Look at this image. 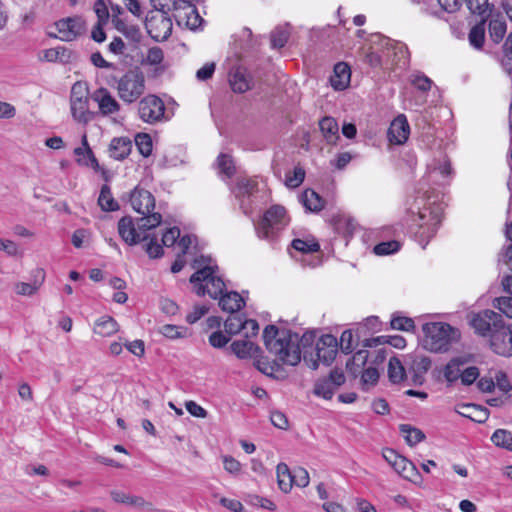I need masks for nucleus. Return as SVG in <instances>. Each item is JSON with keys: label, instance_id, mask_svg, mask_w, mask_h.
Here are the masks:
<instances>
[{"label": "nucleus", "instance_id": "f257e3e1", "mask_svg": "<svg viewBox=\"0 0 512 512\" xmlns=\"http://www.w3.org/2000/svg\"><path fill=\"white\" fill-rule=\"evenodd\" d=\"M263 340L266 349L275 357L271 361L266 358L257 360L256 367L263 374L278 378L279 374H284L283 365L296 366L300 363L301 352L297 333L268 325L263 331Z\"/></svg>", "mask_w": 512, "mask_h": 512}, {"label": "nucleus", "instance_id": "f03ea898", "mask_svg": "<svg viewBox=\"0 0 512 512\" xmlns=\"http://www.w3.org/2000/svg\"><path fill=\"white\" fill-rule=\"evenodd\" d=\"M192 268L196 271L191 275L189 281L198 296L208 294L213 299L219 298V306L223 311L229 313L237 312L245 305L244 299L239 293L235 291L224 293L226 285L218 275V266L212 264L210 257L201 255L196 258L192 263Z\"/></svg>", "mask_w": 512, "mask_h": 512}, {"label": "nucleus", "instance_id": "7ed1b4c3", "mask_svg": "<svg viewBox=\"0 0 512 512\" xmlns=\"http://www.w3.org/2000/svg\"><path fill=\"white\" fill-rule=\"evenodd\" d=\"M424 347L431 352H446L459 341L460 331L445 322H429L422 327Z\"/></svg>", "mask_w": 512, "mask_h": 512}, {"label": "nucleus", "instance_id": "20e7f679", "mask_svg": "<svg viewBox=\"0 0 512 512\" xmlns=\"http://www.w3.org/2000/svg\"><path fill=\"white\" fill-rule=\"evenodd\" d=\"M111 86L126 104L136 102L145 92V76L138 68L129 69L120 77H113Z\"/></svg>", "mask_w": 512, "mask_h": 512}, {"label": "nucleus", "instance_id": "39448f33", "mask_svg": "<svg viewBox=\"0 0 512 512\" xmlns=\"http://www.w3.org/2000/svg\"><path fill=\"white\" fill-rule=\"evenodd\" d=\"M289 221L286 209L281 205H273L255 225L256 234L262 240L273 242L288 226Z\"/></svg>", "mask_w": 512, "mask_h": 512}, {"label": "nucleus", "instance_id": "423d86ee", "mask_svg": "<svg viewBox=\"0 0 512 512\" xmlns=\"http://www.w3.org/2000/svg\"><path fill=\"white\" fill-rule=\"evenodd\" d=\"M132 208L143 215L138 220L139 229H153L160 225L162 216L160 213L152 212L155 208V198L151 192L143 188H135L130 195Z\"/></svg>", "mask_w": 512, "mask_h": 512}, {"label": "nucleus", "instance_id": "0eeeda50", "mask_svg": "<svg viewBox=\"0 0 512 512\" xmlns=\"http://www.w3.org/2000/svg\"><path fill=\"white\" fill-rule=\"evenodd\" d=\"M414 222L419 226L415 233L416 239L424 249L429 240L436 234L441 223V211L439 206H424L419 209Z\"/></svg>", "mask_w": 512, "mask_h": 512}, {"label": "nucleus", "instance_id": "6e6552de", "mask_svg": "<svg viewBox=\"0 0 512 512\" xmlns=\"http://www.w3.org/2000/svg\"><path fill=\"white\" fill-rule=\"evenodd\" d=\"M337 339L331 334L323 335L316 343L315 356L313 353L308 354V351L304 352L303 360L305 364L316 370L318 368V362L329 365L335 358L337 353Z\"/></svg>", "mask_w": 512, "mask_h": 512}, {"label": "nucleus", "instance_id": "1a4fd4ad", "mask_svg": "<svg viewBox=\"0 0 512 512\" xmlns=\"http://www.w3.org/2000/svg\"><path fill=\"white\" fill-rule=\"evenodd\" d=\"M165 111L163 100L154 94L146 95L137 104L138 116L147 124L155 125L167 120Z\"/></svg>", "mask_w": 512, "mask_h": 512}, {"label": "nucleus", "instance_id": "9d476101", "mask_svg": "<svg viewBox=\"0 0 512 512\" xmlns=\"http://www.w3.org/2000/svg\"><path fill=\"white\" fill-rule=\"evenodd\" d=\"M145 28L155 41H164L172 33L173 24L167 13L161 10L150 11L146 16Z\"/></svg>", "mask_w": 512, "mask_h": 512}, {"label": "nucleus", "instance_id": "9b49d317", "mask_svg": "<svg viewBox=\"0 0 512 512\" xmlns=\"http://www.w3.org/2000/svg\"><path fill=\"white\" fill-rule=\"evenodd\" d=\"M503 323L502 316L489 309L474 314L470 320V325L475 333L480 336H489L490 338L495 330L502 327Z\"/></svg>", "mask_w": 512, "mask_h": 512}, {"label": "nucleus", "instance_id": "f8f14e48", "mask_svg": "<svg viewBox=\"0 0 512 512\" xmlns=\"http://www.w3.org/2000/svg\"><path fill=\"white\" fill-rule=\"evenodd\" d=\"M381 45L385 48L384 56L394 71H404L409 66L410 58L407 47L403 43L383 38Z\"/></svg>", "mask_w": 512, "mask_h": 512}, {"label": "nucleus", "instance_id": "ddd939ff", "mask_svg": "<svg viewBox=\"0 0 512 512\" xmlns=\"http://www.w3.org/2000/svg\"><path fill=\"white\" fill-rule=\"evenodd\" d=\"M452 173L450 161L446 155L440 153L427 164L425 179L427 184L442 186L448 183Z\"/></svg>", "mask_w": 512, "mask_h": 512}, {"label": "nucleus", "instance_id": "4468645a", "mask_svg": "<svg viewBox=\"0 0 512 512\" xmlns=\"http://www.w3.org/2000/svg\"><path fill=\"white\" fill-rule=\"evenodd\" d=\"M345 375L341 369L335 368L329 375L316 380L313 393L319 397L329 400L335 391L345 383Z\"/></svg>", "mask_w": 512, "mask_h": 512}, {"label": "nucleus", "instance_id": "2eb2a0df", "mask_svg": "<svg viewBox=\"0 0 512 512\" xmlns=\"http://www.w3.org/2000/svg\"><path fill=\"white\" fill-rule=\"evenodd\" d=\"M59 33V39L70 42L85 32V21L80 16H73L60 19L55 23Z\"/></svg>", "mask_w": 512, "mask_h": 512}, {"label": "nucleus", "instance_id": "dca6fc26", "mask_svg": "<svg viewBox=\"0 0 512 512\" xmlns=\"http://www.w3.org/2000/svg\"><path fill=\"white\" fill-rule=\"evenodd\" d=\"M404 364L408 374L411 375L412 383L421 385L424 382V375L431 366V361L428 357L420 354H409L405 357Z\"/></svg>", "mask_w": 512, "mask_h": 512}, {"label": "nucleus", "instance_id": "f3484780", "mask_svg": "<svg viewBox=\"0 0 512 512\" xmlns=\"http://www.w3.org/2000/svg\"><path fill=\"white\" fill-rule=\"evenodd\" d=\"M148 230L145 228L139 229L138 224L136 228L133 219L129 216L122 217L118 222L119 236L129 246H134L141 241H147L148 235H145L144 232Z\"/></svg>", "mask_w": 512, "mask_h": 512}, {"label": "nucleus", "instance_id": "a211bd4d", "mask_svg": "<svg viewBox=\"0 0 512 512\" xmlns=\"http://www.w3.org/2000/svg\"><path fill=\"white\" fill-rule=\"evenodd\" d=\"M490 346L492 350L502 356H512V324H502L491 335Z\"/></svg>", "mask_w": 512, "mask_h": 512}, {"label": "nucleus", "instance_id": "6ab92c4d", "mask_svg": "<svg viewBox=\"0 0 512 512\" xmlns=\"http://www.w3.org/2000/svg\"><path fill=\"white\" fill-rule=\"evenodd\" d=\"M92 99L98 104L99 111L103 116L118 113L121 109V105L106 88L97 89L93 93Z\"/></svg>", "mask_w": 512, "mask_h": 512}, {"label": "nucleus", "instance_id": "aec40b11", "mask_svg": "<svg viewBox=\"0 0 512 512\" xmlns=\"http://www.w3.org/2000/svg\"><path fill=\"white\" fill-rule=\"evenodd\" d=\"M409 134L410 126L405 115H399L391 122L387 137L390 143L402 145L407 141Z\"/></svg>", "mask_w": 512, "mask_h": 512}, {"label": "nucleus", "instance_id": "412c9836", "mask_svg": "<svg viewBox=\"0 0 512 512\" xmlns=\"http://www.w3.org/2000/svg\"><path fill=\"white\" fill-rule=\"evenodd\" d=\"M71 114L74 120L87 124L94 118V113L89 110V98H75L70 101Z\"/></svg>", "mask_w": 512, "mask_h": 512}, {"label": "nucleus", "instance_id": "4be33fe9", "mask_svg": "<svg viewBox=\"0 0 512 512\" xmlns=\"http://www.w3.org/2000/svg\"><path fill=\"white\" fill-rule=\"evenodd\" d=\"M82 145L83 147H77L74 150V154L77 156V163L81 166L91 167L97 171L100 166L96 157L94 156V153L88 145L86 135L82 137Z\"/></svg>", "mask_w": 512, "mask_h": 512}, {"label": "nucleus", "instance_id": "5701e85b", "mask_svg": "<svg viewBox=\"0 0 512 512\" xmlns=\"http://www.w3.org/2000/svg\"><path fill=\"white\" fill-rule=\"evenodd\" d=\"M350 68L346 63H337L334 66V74L330 78L331 86L335 90L345 89L350 82Z\"/></svg>", "mask_w": 512, "mask_h": 512}, {"label": "nucleus", "instance_id": "b1692460", "mask_svg": "<svg viewBox=\"0 0 512 512\" xmlns=\"http://www.w3.org/2000/svg\"><path fill=\"white\" fill-rule=\"evenodd\" d=\"M132 142L127 137L112 139L109 145L110 156L115 160H124L131 152Z\"/></svg>", "mask_w": 512, "mask_h": 512}, {"label": "nucleus", "instance_id": "393cba45", "mask_svg": "<svg viewBox=\"0 0 512 512\" xmlns=\"http://www.w3.org/2000/svg\"><path fill=\"white\" fill-rule=\"evenodd\" d=\"M111 499L118 504H124L130 507L142 508L148 503L141 496L131 495L124 491L113 489L109 492Z\"/></svg>", "mask_w": 512, "mask_h": 512}, {"label": "nucleus", "instance_id": "a878e982", "mask_svg": "<svg viewBox=\"0 0 512 512\" xmlns=\"http://www.w3.org/2000/svg\"><path fill=\"white\" fill-rule=\"evenodd\" d=\"M468 362L466 357L452 358L444 368V377L446 381L453 383L460 379L462 374V367Z\"/></svg>", "mask_w": 512, "mask_h": 512}, {"label": "nucleus", "instance_id": "bb28decb", "mask_svg": "<svg viewBox=\"0 0 512 512\" xmlns=\"http://www.w3.org/2000/svg\"><path fill=\"white\" fill-rule=\"evenodd\" d=\"M300 201L309 212H319L324 208V200L312 189H306L301 194Z\"/></svg>", "mask_w": 512, "mask_h": 512}, {"label": "nucleus", "instance_id": "cd10ccee", "mask_svg": "<svg viewBox=\"0 0 512 512\" xmlns=\"http://www.w3.org/2000/svg\"><path fill=\"white\" fill-rule=\"evenodd\" d=\"M380 344H389L397 349H402L406 346V340L400 335H383L372 339H363V346L372 347Z\"/></svg>", "mask_w": 512, "mask_h": 512}, {"label": "nucleus", "instance_id": "c85d7f7f", "mask_svg": "<svg viewBox=\"0 0 512 512\" xmlns=\"http://www.w3.org/2000/svg\"><path fill=\"white\" fill-rule=\"evenodd\" d=\"M118 323L111 316H102L94 325V333L102 336L109 337L118 331Z\"/></svg>", "mask_w": 512, "mask_h": 512}, {"label": "nucleus", "instance_id": "c756f323", "mask_svg": "<svg viewBox=\"0 0 512 512\" xmlns=\"http://www.w3.org/2000/svg\"><path fill=\"white\" fill-rule=\"evenodd\" d=\"M319 127L328 143H336V140L339 138V127L334 118L324 117L320 120Z\"/></svg>", "mask_w": 512, "mask_h": 512}, {"label": "nucleus", "instance_id": "7c9ffc66", "mask_svg": "<svg viewBox=\"0 0 512 512\" xmlns=\"http://www.w3.org/2000/svg\"><path fill=\"white\" fill-rule=\"evenodd\" d=\"M276 474L279 489L284 493L290 492L293 487V478L288 465L279 463L276 467Z\"/></svg>", "mask_w": 512, "mask_h": 512}, {"label": "nucleus", "instance_id": "2f4dec72", "mask_svg": "<svg viewBox=\"0 0 512 512\" xmlns=\"http://www.w3.org/2000/svg\"><path fill=\"white\" fill-rule=\"evenodd\" d=\"M229 82L234 92L244 93L250 89V79L241 69H236L230 74Z\"/></svg>", "mask_w": 512, "mask_h": 512}, {"label": "nucleus", "instance_id": "473e14b6", "mask_svg": "<svg viewBox=\"0 0 512 512\" xmlns=\"http://www.w3.org/2000/svg\"><path fill=\"white\" fill-rule=\"evenodd\" d=\"M407 368L398 358L392 357L388 363V377L392 383H399L404 380Z\"/></svg>", "mask_w": 512, "mask_h": 512}, {"label": "nucleus", "instance_id": "72a5a7b5", "mask_svg": "<svg viewBox=\"0 0 512 512\" xmlns=\"http://www.w3.org/2000/svg\"><path fill=\"white\" fill-rule=\"evenodd\" d=\"M258 191V183L253 179L242 178L238 180L233 192L237 198L250 197Z\"/></svg>", "mask_w": 512, "mask_h": 512}, {"label": "nucleus", "instance_id": "f704fd0d", "mask_svg": "<svg viewBox=\"0 0 512 512\" xmlns=\"http://www.w3.org/2000/svg\"><path fill=\"white\" fill-rule=\"evenodd\" d=\"M98 204L103 211H116L119 209L118 202L114 199L108 185H103L100 190Z\"/></svg>", "mask_w": 512, "mask_h": 512}, {"label": "nucleus", "instance_id": "c9c22d12", "mask_svg": "<svg viewBox=\"0 0 512 512\" xmlns=\"http://www.w3.org/2000/svg\"><path fill=\"white\" fill-rule=\"evenodd\" d=\"M485 24L486 19L483 18L479 23L474 25L468 35L471 46L476 49H480L484 45L485 40Z\"/></svg>", "mask_w": 512, "mask_h": 512}, {"label": "nucleus", "instance_id": "e433bc0d", "mask_svg": "<svg viewBox=\"0 0 512 512\" xmlns=\"http://www.w3.org/2000/svg\"><path fill=\"white\" fill-rule=\"evenodd\" d=\"M506 33V22L502 17L492 18L489 22V34L493 42L499 43Z\"/></svg>", "mask_w": 512, "mask_h": 512}, {"label": "nucleus", "instance_id": "4c0bfd02", "mask_svg": "<svg viewBox=\"0 0 512 512\" xmlns=\"http://www.w3.org/2000/svg\"><path fill=\"white\" fill-rule=\"evenodd\" d=\"M368 360V351L361 349L357 351L352 358L347 362V369L353 374L357 375L360 373V369L365 366Z\"/></svg>", "mask_w": 512, "mask_h": 512}, {"label": "nucleus", "instance_id": "58836bf2", "mask_svg": "<svg viewBox=\"0 0 512 512\" xmlns=\"http://www.w3.org/2000/svg\"><path fill=\"white\" fill-rule=\"evenodd\" d=\"M393 468L406 479H412L418 474L415 465L403 456L399 457Z\"/></svg>", "mask_w": 512, "mask_h": 512}, {"label": "nucleus", "instance_id": "ea45409f", "mask_svg": "<svg viewBox=\"0 0 512 512\" xmlns=\"http://www.w3.org/2000/svg\"><path fill=\"white\" fill-rule=\"evenodd\" d=\"M491 441L498 447L512 451V432L506 429H497L491 436Z\"/></svg>", "mask_w": 512, "mask_h": 512}, {"label": "nucleus", "instance_id": "a19ab883", "mask_svg": "<svg viewBox=\"0 0 512 512\" xmlns=\"http://www.w3.org/2000/svg\"><path fill=\"white\" fill-rule=\"evenodd\" d=\"M232 352L240 359H246L252 355L254 344L249 340H237L230 346Z\"/></svg>", "mask_w": 512, "mask_h": 512}, {"label": "nucleus", "instance_id": "79ce46f5", "mask_svg": "<svg viewBox=\"0 0 512 512\" xmlns=\"http://www.w3.org/2000/svg\"><path fill=\"white\" fill-rule=\"evenodd\" d=\"M290 30L287 26H278L271 32V45L273 48H282L287 43Z\"/></svg>", "mask_w": 512, "mask_h": 512}, {"label": "nucleus", "instance_id": "37998d69", "mask_svg": "<svg viewBox=\"0 0 512 512\" xmlns=\"http://www.w3.org/2000/svg\"><path fill=\"white\" fill-rule=\"evenodd\" d=\"M400 431L403 434L406 442L410 446L416 445L417 443L421 442L425 438V435L422 433V431H420L417 428H413L407 424L401 425Z\"/></svg>", "mask_w": 512, "mask_h": 512}, {"label": "nucleus", "instance_id": "c03bdc74", "mask_svg": "<svg viewBox=\"0 0 512 512\" xmlns=\"http://www.w3.org/2000/svg\"><path fill=\"white\" fill-rule=\"evenodd\" d=\"M465 409L471 410L469 413L459 412L461 415L470 418L473 421L482 423L485 422L488 418V410L484 407L469 404L464 406Z\"/></svg>", "mask_w": 512, "mask_h": 512}, {"label": "nucleus", "instance_id": "a18cd8bd", "mask_svg": "<svg viewBox=\"0 0 512 512\" xmlns=\"http://www.w3.org/2000/svg\"><path fill=\"white\" fill-rule=\"evenodd\" d=\"M361 341V338L359 340L354 339V333L353 330H345L340 336V348L342 352L349 354L353 351L355 345H358V343Z\"/></svg>", "mask_w": 512, "mask_h": 512}, {"label": "nucleus", "instance_id": "49530a36", "mask_svg": "<svg viewBox=\"0 0 512 512\" xmlns=\"http://www.w3.org/2000/svg\"><path fill=\"white\" fill-rule=\"evenodd\" d=\"M244 321L240 315H233L227 318L224 323L225 331L229 335H236L240 331L244 330Z\"/></svg>", "mask_w": 512, "mask_h": 512}, {"label": "nucleus", "instance_id": "de8ad7c7", "mask_svg": "<svg viewBox=\"0 0 512 512\" xmlns=\"http://www.w3.org/2000/svg\"><path fill=\"white\" fill-rule=\"evenodd\" d=\"M380 329V321L376 316L367 317L364 323L360 324L356 329L357 340L360 339L362 334L366 332H375Z\"/></svg>", "mask_w": 512, "mask_h": 512}, {"label": "nucleus", "instance_id": "09e8293b", "mask_svg": "<svg viewBox=\"0 0 512 512\" xmlns=\"http://www.w3.org/2000/svg\"><path fill=\"white\" fill-rule=\"evenodd\" d=\"M291 245L295 250L302 253L317 252L320 249L319 243L314 240L294 239Z\"/></svg>", "mask_w": 512, "mask_h": 512}, {"label": "nucleus", "instance_id": "8fccbe9b", "mask_svg": "<svg viewBox=\"0 0 512 512\" xmlns=\"http://www.w3.org/2000/svg\"><path fill=\"white\" fill-rule=\"evenodd\" d=\"M217 165L221 173L228 178L232 177L235 173V166L232 158L227 154H220L217 158Z\"/></svg>", "mask_w": 512, "mask_h": 512}, {"label": "nucleus", "instance_id": "3c124183", "mask_svg": "<svg viewBox=\"0 0 512 512\" xmlns=\"http://www.w3.org/2000/svg\"><path fill=\"white\" fill-rule=\"evenodd\" d=\"M135 144L144 157H148L152 153V139L148 134H138L135 137Z\"/></svg>", "mask_w": 512, "mask_h": 512}, {"label": "nucleus", "instance_id": "603ef678", "mask_svg": "<svg viewBox=\"0 0 512 512\" xmlns=\"http://www.w3.org/2000/svg\"><path fill=\"white\" fill-rule=\"evenodd\" d=\"M304 178V169L301 167H295L292 173L286 175L285 184L290 188H296L302 184Z\"/></svg>", "mask_w": 512, "mask_h": 512}, {"label": "nucleus", "instance_id": "864d4df0", "mask_svg": "<svg viewBox=\"0 0 512 512\" xmlns=\"http://www.w3.org/2000/svg\"><path fill=\"white\" fill-rule=\"evenodd\" d=\"M400 244L397 241L381 242L374 246L373 252L376 255L384 256L395 253L399 250Z\"/></svg>", "mask_w": 512, "mask_h": 512}, {"label": "nucleus", "instance_id": "5fc2aeb1", "mask_svg": "<svg viewBox=\"0 0 512 512\" xmlns=\"http://www.w3.org/2000/svg\"><path fill=\"white\" fill-rule=\"evenodd\" d=\"M160 333L169 339H178L185 336L186 328L166 324L160 327Z\"/></svg>", "mask_w": 512, "mask_h": 512}, {"label": "nucleus", "instance_id": "6e6d98bb", "mask_svg": "<svg viewBox=\"0 0 512 512\" xmlns=\"http://www.w3.org/2000/svg\"><path fill=\"white\" fill-rule=\"evenodd\" d=\"M391 327L395 330L412 331L415 324L412 318L395 316L391 319Z\"/></svg>", "mask_w": 512, "mask_h": 512}, {"label": "nucleus", "instance_id": "4d7b16f0", "mask_svg": "<svg viewBox=\"0 0 512 512\" xmlns=\"http://www.w3.org/2000/svg\"><path fill=\"white\" fill-rule=\"evenodd\" d=\"M148 242L145 244L144 248L146 253L149 255L150 258H160L163 256V248L160 243H158L157 238L148 237Z\"/></svg>", "mask_w": 512, "mask_h": 512}, {"label": "nucleus", "instance_id": "13d9d810", "mask_svg": "<svg viewBox=\"0 0 512 512\" xmlns=\"http://www.w3.org/2000/svg\"><path fill=\"white\" fill-rule=\"evenodd\" d=\"M493 307L512 319V297H499L493 300Z\"/></svg>", "mask_w": 512, "mask_h": 512}, {"label": "nucleus", "instance_id": "bf43d9fd", "mask_svg": "<svg viewBox=\"0 0 512 512\" xmlns=\"http://www.w3.org/2000/svg\"><path fill=\"white\" fill-rule=\"evenodd\" d=\"M411 83L418 90L422 92H427L431 89L432 80L428 78L426 75L417 73L411 76Z\"/></svg>", "mask_w": 512, "mask_h": 512}, {"label": "nucleus", "instance_id": "052dcab7", "mask_svg": "<svg viewBox=\"0 0 512 512\" xmlns=\"http://www.w3.org/2000/svg\"><path fill=\"white\" fill-rule=\"evenodd\" d=\"M293 485L306 487L309 484V473L303 467H297L292 471Z\"/></svg>", "mask_w": 512, "mask_h": 512}, {"label": "nucleus", "instance_id": "680f3d73", "mask_svg": "<svg viewBox=\"0 0 512 512\" xmlns=\"http://www.w3.org/2000/svg\"><path fill=\"white\" fill-rule=\"evenodd\" d=\"M468 9L473 14L483 16L489 9L490 5L488 0H465Z\"/></svg>", "mask_w": 512, "mask_h": 512}, {"label": "nucleus", "instance_id": "e2e57ef3", "mask_svg": "<svg viewBox=\"0 0 512 512\" xmlns=\"http://www.w3.org/2000/svg\"><path fill=\"white\" fill-rule=\"evenodd\" d=\"M479 375L480 372L476 366L464 368L460 377L461 383L466 386L471 385L478 379Z\"/></svg>", "mask_w": 512, "mask_h": 512}, {"label": "nucleus", "instance_id": "0e129e2a", "mask_svg": "<svg viewBox=\"0 0 512 512\" xmlns=\"http://www.w3.org/2000/svg\"><path fill=\"white\" fill-rule=\"evenodd\" d=\"M379 379V372L375 367H368L362 372L361 381L364 385L373 386Z\"/></svg>", "mask_w": 512, "mask_h": 512}, {"label": "nucleus", "instance_id": "69168bd1", "mask_svg": "<svg viewBox=\"0 0 512 512\" xmlns=\"http://www.w3.org/2000/svg\"><path fill=\"white\" fill-rule=\"evenodd\" d=\"M94 11L98 17L100 24H106L109 19V12L107 6L103 0H96L94 3Z\"/></svg>", "mask_w": 512, "mask_h": 512}, {"label": "nucleus", "instance_id": "338daca9", "mask_svg": "<svg viewBox=\"0 0 512 512\" xmlns=\"http://www.w3.org/2000/svg\"><path fill=\"white\" fill-rule=\"evenodd\" d=\"M224 469L230 474H239L241 471V464L232 456L225 455L222 457Z\"/></svg>", "mask_w": 512, "mask_h": 512}, {"label": "nucleus", "instance_id": "774afa93", "mask_svg": "<svg viewBox=\"0 0 512 512\" xmlns=\"http://www.w3.org/2000/svg\"><path fill=\"white\" fill-rule=\"evenodd\" d=\"M180 237V229L178 227H172L166 230L162 237V245L171 247L175 244L177 239Z\"/></svg>", "mask_w": 512, "mask_h": 512}]
</instances>
